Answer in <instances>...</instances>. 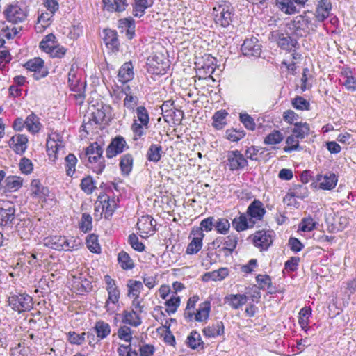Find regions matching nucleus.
Segmentation results:
<instances>
[{
  "label": "nucleus",
  "mask_w": 356,
  "mask_h": 356,
  "mask_svg": "<svg viewBox=\"0 0 356 356\" xmlns=\"http://www.w3.org/2000/svg\"><path fill=\"white\" fill-rule=\"evenodd\" d=\"M8 304L19 313L29 311L33 308V298L27 294L13 295L8 298Z\"/></svg>",
  "instance_id": "nucleus-6"
},
{
  "label": "nucleus",
  "mask_w": 356,
  "mask_h": 356,
  "mask_svg": "<svg viewBox=\"0 0 356 356\" xmlns=\"http://www.w3.org/2000/svg\"><path fill=\"white\" fill-rule=\"evenodd\" d=\"M137 341L130 343L128 345H120L118 348L119 356H138Z\"/></svg>",
  "instance_id": "nucleus-38"
},
{
  "label": "nucleus",
  "mask_w": 356,
  "mask_h": 356,
  "mask_svg": "<svg viewBox=\"0 0 356 356\" xmlns=\"http://www.w3.org/2000/svg\"><path fill=\"white\" fill-rule=\"evenodd\" d=\"M118 260L122 269H132L134 266L132 259L129 255L124 251H121L118 254Z\"/></svg>",
  "instance_id": "nucleus-47"
},
{
  "label": "nucleus",
  "mask_w": 356,
  "mask_h": 356,
  "mask_svg": "<svg viewBox=\"0 0 356 356\" xmlns=\"http://www.w3.org/2000/svg\"><path fill=\"white\" fill-rule=\"evenodd\" d=\"M193 47L189 41H184L179 44V61L182 58L183 65L186 66L183 71L188 74H192L193 68L191 67L193 59Z\"/></svg>",
  "instance_id": "nucleus-9"
},
{
  "label": "nucleus",
  "mask_w": 356,
  "mask_h": 356,
  "mask_svg": "<svg viewBox=\"0 0 356 356\" xmlns=\"http://www.w3.org/2000/svg\"><path fill=\"white\" fill-rule=\"evenodd\" d=\"M126 145L127 143L123 137H115L112 140L111 143L107 147L106 156L108 158H112L117 154L122 153L124 151Z\"/></svg>",
  "instance_id": "nucleus-16"
},
{
  "label": "nucleus",
  "mask_w": 356,
  "mask_h": 356,
  "mask_svg": "<svg viewBox=\"0 0 356 356\" xmlns=\"http://www.w3.org/2000/svg\"><path fill=\"white\" fill-rule=\"evenodd\" d=\"M80 187L81 190L88 195L92 193L96 188L95 181L90 176H88L81 179Z\"/></svg>",
  "instance_id": "nucleus-53"
},
{
  "label": "nucleus",
  "mask_w": 356,
  "mask_h": 356,
  "mask_svg": "<svg viewBox=\"0 0 356 356\" xmlns=\"http://www.w3.org/2000/svg\"><path fill=\"white\" fill-rule=\"evenodd\" d=\"M203 332L208 337L220 336L224 334V324L222 321H217L211 325L204 327Z\"/></svg>",
  "instance_id": "nucleus-33"
},
{
  "label": "nucleus",
  "mask_w": 356,
  "mask_h": 356,
  "mask_svg": "<svg viewBox=\"0 0 356 356\" xmlns=\"http://www.w3.org/2000/svg\"><path fill=\"white\" fill-rule=\"evenodd\" d=\"M24 67L35 72L33 75L35 79L43 78L47 74V71L44 68V61L40 58H34L27 61Z\"/></svg>",
  "instance_id": "nucleus-15"
},
{
  "label": "nucleus",
  "mask_w": 356,
  "mask_h": 356,
  "mask_svg": "<svg viewBox=\"0 0 356 356\" xmlns=\"http://www.w3.org/2000/svg\"><path fill=\"white\" fill-rule=\"evenodd\" d=\"M284 139L283 134L278 130H273L264 138V143L266 145H273L280 143Z\"/></svg>",
  "instance_id": "nucleus-45"
},
{
  "label": "nucleus",
  "mask_w": 356,
  "mask_h": 356,
  "mask_svg": "<svg viewBox=\"0 0 356 356\" xmlns=\"http://www.w3.org/2000/svg\"><path fill=\"white\" fill-rule=\"evenodd\" d=\"M22 31L21 26L8 25L5 21L0 22V37H6L7 39H12Z\"/></svg>",
  "instance_id": "nucleus-29"
},
{
  "label": "nucleus",
  "mask_w": 356,
  "mask_h": 356,
  "mask_svg": "<svg viewBox=\"0 0 356 356\" xmlns=\"http://www.w3.org/2000/svg\"><path fill=\"white\" fill-rule=\"evenodd\" d=\"M229 275V270L227 268H220L216 270L209 272L205 275L208 276L210 280L213 281H220L225 279Z\"/></svg>",
  "instance_id": "nucleus-54"
},
{
  "label": "nucleus",
  "mask_w": 356,
  "mask_h": 356,
  "mask_svg": "<svg viewBox=\"0 0 356 356\" xmlns=\"http://www.w3.org/2000/svg\"><path fill=\"white\" fill-rule=\"evenodd\" d=\"M332 6L330 0H320L316 9V17L319 22L327 19L330 14Z\"/></svg>",
  "instance_id": "nucleus-21"
},
{
  "label": "nucleus",
  "mask_w": 356,
  "mask_h": 356,
  "mask_svg": "<svg viewBox=\"0 0 356 356\" xmlns=\"http://www.w3.org/2000/svg\"><path fill=\"white\" fill-rule=\"evenodd\" d=\"M15 210L13 207H9L7 209L0 208V220L1 225L6 226L8 224L12 223L15 218Z\"/></svg>",
  "instance_id": "nucleus-37"
},
{
  "label": "nucleus",
  "mask_w": 356,
  "mask_h": 356,
  "mask_svg": "<svg viewBox=\"0 0 356 356\" xmlns=\"http://www.w3.org/2000/svg\"><path fill=\"white\" fill-rule=\"evenodd\" d=\"M162 154V147L161 145L152 144L147 152V157L149 161L158 162Z\"/></svg>",
  "instance_id": "nucleus-44"
},
{
  "label": "nucleus",
  "mask_w": 356,
  "mask_h": 356,
  "mask_svg": "<svg viewBox=\"0 0 356 356\" xmlns=\"http://www.w3.org/2000/svg\"><path fill=\"white\" fill-rule=\"evenodd\" d=\"M103 3L109 12H122L128 6L127 0H103Z\"/></svg>",
  "instance_id": "nucleus-32"
},
{
  "label": "nucleus",
  "mask_w": 356,
  "mask_h": 356,
  "mask_svg": "<svg viewBox=\"0 0 356 356\" xmlns=\"http://www.w3.org/2000/svg\"><path fill=\"white\" fill-rule=\"evenodd\" d=\"M92 216L87 213H83L81 216V220L79 223L80 229L84 232H88L92 229Z\"/></svg>",
  "instance_id": "nucleus-61"
},
{
  "label": "nucleus",
  "mask_w": 356,
  "mask_h": 356,
  "mask_svg": "<svg viewBox=\"0 0 356 356\" xmlns=\"http://www.w3.org/2000/svg\"><path fill=\"white\" fill-rule=\"evenodd\" d=\"M255 225L254 220H250L246 214H242L238 218H235L232 221V227L241 232L252 227Z\"/></svg>",
  "instance_id": "nucleus-24"
},
{
  "label": "nucleus",
  "mask_w": 356,
  "mask_h": 356,
  "mask_svg": "<svg viewBox=\"0 0 356 356\" xmlns=\"http://www.w3.org/2000/svg\"><path fill=\"white\" fill-rule=\"evenodd\" d=\"M104 41L106 47L113 51L119 50L120 42L118 38V33L115 31L106 29L104 30Z\"/></svg>",
  "instance_id": "nucleus-20"
},
{
  "label": "nucleus",
  "mask_w": 356,
  "mask_h": 356,
  "mask_svg": "<svg viewBox=\"0 0 356 356\" xmlns=\"http://www.w3.org/2000/svg\"><path fill=\"white\" fill-rule=\"evenodd\" d=\"M187 345L192 349H196L203 344L200 334L196 332L193 331L188 336L186 340Z\"/></svg>",
  "instance_id": "nucleus-51"
},
{
  "label": "nucleus",
  "mask_w": 356,
  "mask_h": 356,
  "mask_svg": "<svg viewBox=\"0 0 356 356\" xmlns=\"http://www.w3.org/2000/svg\"><path fill=\"white\" fill-rule=\"evenodd\" d=\"M197 232V234L192 232L191 233V236H193V238L186 248V253L188 254H193L197 253L202 247V239L204 237V234L200 230Z\"/></svg>",
  "instance_id": "nucleus-19"
},
{
  "label": "nucleus",
  "mask_w": 356,
  "mask_h": 356,
  "mask_svg": "<svg viewBox=\"0 0 356 356\" xmlns=\"http://www.w3.org/2000/svg\"><path fill=\"white\" fill-rule=\"evenodd\" d=\"M293 107L297 110L304 111L309 110L310 104L305 98L298 96L291 100Z\"/></svg>",
  "instance_id": "nucleus-58"
},
{
  "label": "nucleus",
  "mask_w": 356,
  "mask_h": 356,
  "mask_svg": "<svg viewBox=\"0 0 356 356\" xmlns=\"http://www.w3.org/2000/svg\"><path fill=\"white\" fill-rule=\"evenodd\" d=\"M137 343V348H138V351L140 353V356H152L154 351L155 348L153 345L147 344L143 341H139L138 339H136V341Z\"/></svg>",
  "instance_id": "nucleus-56"
},
{
  "label": "nucleus",
  "mask_w": 356,
  "mask_h": 356,
  "mask_svg": "<svg viewBox=\"0 0 356 356\" xmlns=\"http://www.w3.org/2000/svg\"><path fill=\"white\" fill-rule=\"evenodd\" d=\"M47 152L49 159L54 161L58 158L59 150L63 148L62 141L55 140L54 138H49L47 141Z\"/></svg>",
  "instance_id": "nucleus-26"
},
{
  "label": "nucleus",
  "mask_w": 356,
  "mask_h": 356,
  "mask_svg": "<svg viewBox=\"0 0 356 356\" xmlns=\"http://www.w3.org/2000/svg\"><path fill=\"white\" fill-rule=\"evenodd\" d=\"M195 64L200 74L211 76L215 70L216 59L210 54H204L202 58H197Z\"/></svg>",
  "instance_id": "nucleus-10"
},
{
  "label": "nucleus",
  "mask_w": 356,
  "mask_h": 356,
  "mask_svg": "<svg viewBox=\"0 0 356 356\" xmlns=\"http://www.w3.org/2000/svg\"><path fill=\"white\" fill-rule=\"evenodd\" d=\"M316 225L317 222L312 217L304 218L300 223L299 229L302 232H310L315 229Z\"/></svg>",
  "instance_id": "nucleus-60"
},
{
  "label": "nucleus",
  "mask_w": 356,
  "mask_h": 356,
  "mask_svg": "<svg viewBox=\"0 0 356 356\" xmlns=\"http://www.w3.org/2000/svg\"><path fill=\"white\" fill-rule=\"evenodd\" d=\"M228 113L225 110H220L216 112L213 116V126L216 129H222L225 125V118Z\"/></svg>",
  "instance_id": "nucleus-42"
},
{
  "label": "nucleus",
  "mask_w": 356,
  "mask_h": 356,
  "mask_svg": "<svg viewBox=\"0 0 356 356\" xmlns=\"http://www.w3.org/2000/svg\"><path fill=\"white\" fill-rule=\"evenodd\" d=\"M273 231L259 230L255 232L253 238L254 245L261 250H267L273 243Z\"/></svg>",
  "instance_id": "nucleus-13"
},
{
  "label": "nucleus",
  "mask_w": 356,
  "mask_h": 356,
  "mask_svg": "<svg viewBox=\"0 0 356 356\" xmlns=\"http://www.w3.org/2000/svg\"><path fill=\"white\" fill-rule=\"evenodd\" d=\"M227 165L230 170H238L246 167L248 161L239 151H229L227 153Z\"/></svg>",
  "instance_id": "nucleus-12"
},
{
  "label": "nucleus",
  "mask_w": 356,
  "mask_h": 356,
  "mask_svg": "<svg viewBox=\"0 0 356 356\" xmlns=\"http://www.w3.org/2000/svg\"><path fill=\"white\" fill-rule=\"evenodd\" d=\"M122 92L126 95V97L124 99V106L129 109H134L137 104L138 98L131 95L130 87L129 86H125L122 89Z\"/></svg>",
  "instance_id": "nucleus-50"
},
{
  "label": "nucleus",
  "mask_w": 356,
  "mask_h": 356,
  "mask_svg": "<svg viewBox=\"0 0 356 356\" xmlns=\"http://www.w3.org/2000/svg\"><path fill=\"white\" fill-rule=\"evenodd\" d=\"M133 158L127 154L122 156L120 167L123 175H128L132 170Z\"/></svg>",
  "instance_id": "nucleus-46"
},
{
  "label": "nucleus",
  "mask_w": 356,
  "mask_h": 356,
  "mask_svg": "<svg viewBox=\"0 0 356 356\" xmlns=\"http://www.w3.org/2000/svg\"><path fill=\"white\" fill-rule=\"evenodd\" d=\"M266 213L263 204L257 200H254L247 209V216L250 220H254L255 222L260 220Z\"/></svg>",
  "instance_id": "nucleus-17"
},
{
  "label": "nucleus",
  "mask_w": 356,
  "mask_h": 356,
  "mask_svg": "<svg viewBox=\"0 0 356 356\" xmlns=\"http://www.w3.org/2000/svg\"><path fill=\"white\" fill-rule=\"evenodd\" d=\"M213 217H208L204 220H202L200 222V227H194L192 229V233H197V231H200L203 233V231L205 232H210L213 227H214L213 222Z\"/></svg>",
  "instance_id": "nucleus-57"
},
{
  "label": "nucleus",
  "mask_w": 356,
  "mask_h": 356,
  "mask_svg": "<svg viewBox=\"0 0 356 356\" xmlns=\"http://www.w3.org/2000/svg\"><path fill=\"white\" fill-rule=\"evenodd\" d=\"M3 15L8 25H17L24 22L28 17V10L26 6L18 1H13L6 4L3 10Z\"/></svg>",
  "instance_id": "nucleus-2"
},
{
  "label": "nucleus",
  "mask_w": 356,
  "mask_h": 356,
  "mask_svg": "<svg viewBox=\"0 0 356 356\" xmlns=\"http://www.w3.org/2000/svg\"><path fill=\"white\" fill-rule=\"evenodd\" d=\"M288 29L291 33L297 37L307 35L311 31L314 30V26L312 20L306 15H298L287 24Z\"/></svg>",
  "instance_id": "nucleus-3"
},
{
  "label": "nucleus",
  "mask_w": 356,
  "mask_h": 356,
  "mask_svg": "<svg viewBox=\"0 0 356 356\" xmlns=\"http://www.w3.org/2000/svg\"><path fill=\"white\" fill-rule=\"evenodd\" d=\"M94 330L97 337L100 340L106 339L111 332V325L102 320L96 321Z\"/></svg>",
  "instance_id": "nucleus-30"
},
{
  "label": "nucleus",
  "mask_w": 356,
  "mask_h": 356,
  "mask_svg": "<svg viewBox=\"0 0 356 356\" xmlns=\"http://www.w3.org/2000/svg\"><path fill=\"white\" fill-rule=\"evenodd\" d=\"M275 5L280 11L288 15L296 14L300 11L291 0H275Z\"/></svg>",
  "instance_id": "nucleus-23"
},
{
  "label": "nucleus",
  "mask_w": 356,
  "mask_h": 356,
  "mask_svg": "<svg viewBox=\"0 0 356 356\" xmlns=\"http://www.w3.org/2000/svg\"><path fill=\"white\" fill-rule=\"evenodd\" d=\"M239 120L244 127L251 131H253L256 128V124L254 120L248 113H240Z\"/></svg>",
  "instance_id": "nucleus-62"
},
{
  "label": "nucleus",
  "mask_w": 356,
  "mask_h": 356,
  "mask_svg": "<svg viewBox=\"0 0 356 356\" xmlns=\"http://www.w3.org/2000/svg\"><path fill=\"white\" fill-rule=\"evenodd\" d=\"M147 129V126H143V124H138L135 121L131 125V130L134 133L133 139L137 140L140 138L145 134Z\"/></svg>",
  "instance_id": "nucleus-63"
},
{
  "label": "nucleus",
  "mask_w": 356,
  "mask_h": 356,
  "mask_svg": "<svg viewBox=\"0 0 356 356\" xmlns=\"http://www.w3.org/2000/svg\"><path fill=\"white\" fill-rule=\"evenodd\" d=\"M211 310V304L209 301H204L199 305V308L195 312L194 320L197 322H202L209 318Z\"/></svg>",
  "instance_id": "nucleus-34"
},
{
  "label": "nucleus",
  "mask_w": 356,
  "mask_h": 356,
  "mask_svg": "<svg viewBox=\"0 0 356 356\" xmlns=\"http://www.w3.org/2000/svg\"><path fill=\"white\" fill-rule=\"evenodd\" d=\"M45 245L54 250H63L70 248V245L65 237L54 236L45 238Z\"/></svg>",
  "instance_id": "nucleus-27"
},
{
  "label": "nucleus",
  "mask_w": 356,
  "mask_h": 356,
  "mask_svg": "<svg viewBox=\"0 0 356 356\" xmlns=\"http://www.w3.org/2000/svg\"><path fill=\"white\" fill-rule=\"evenodd\" d=\"M133 331L131 329L127 326H120L118 330V336L120 339L123 340L126 342L134 343L133 340Z\"/></svg>",
  "instance_id": "nucleus-55"
},
{
  "label": "nucleus",
  "mask_w": 356,
  "mask_h": 356,
  "mask_svg": "<svg viewBox=\"0 0 356 356\" xmlns=\"http://www.w3.org/2000/svg\"><path fill=\"white\" fill-rule=\"evenodd\" d=\"M128 287V296L133 298H139L141 290L143 288V284L140 281L129 280L127 284Z\"/></svg>",
  "instance_id": "nucleus-40"
},
{
  "label": "nucleus",
  "mask_w": 356,
  "mask_h": 356,
  "mask_svg": "<svg viewBox=\"0 0 356 356\" xmlns=\"http://www.w3.org/2000/svg\"><path fill=\"white\" fill-rule=\"evenodd\" d=\"M309 125L307 122H296L292 133L299 139H303L309 134Z\"/></svg>",
  "instance_id": "nucleus-41"
},
{
  "label": "nucleus",
  "mask_w": 356,
  "mask_h": 356,
  "mask_svg": "<svg viewBox=\"0 0 356 356\" xmlns=\"http://www.w3.org/2000/svg\"><path fill=\"white\" fill-rule=\"evenodd\" d=\"M86 243L88 248L95 253H99L100 252V245L98 243L97 236L92 234H90L86 239Z\"/></svg>",
  "instance_id": "nucleus-59"
},
{
  "label": "nucleus",
  "mask_w": 356,
  "mask_h": 356,
  "mask_svg": "<svg viewBox=\"0 0 356 356\" xmlns=\"http://www.w3.org/2000/svg\"><path fill=\"white\" fill-rule=\"evenodd\" d=\"M31 191L32 195L38 197H44L48 193V189L44 187L38 179H33L31 181Z\"/></svg>",
  "instance_id": "nucleus-43"
},
{
  "label": "nucleus",
  "mask_w": 356,
  "mask_h": 356,
  "mask_svg": "<svg viewBox=\"0 0 356 356\" xmlns=\"http://www.w3.org/2000/svg\"><path fill=\"white\" fill-rule=\"evenodd\" d=\"M133 65L131 62L124 63L118 72V79L122 83H127L134 78Z\"/></svg>",
  "instance_id": "nucleus-31"
},
{
  "label": "nucleus",
  "mask_w": 356,
  "mask_h": 356,
  "mask_svg": "<svg viewBox=\"0 0 356 356\" xmlns=\"http://www.w3.org/2000/svg\"><path fill=\"white\" fill-rule=\"evenodd\" d=\"M154 49L155 51L147 58V71L152 74H164L170 66L165 55L166 51L161 45L154 47Z\"/></svg>",
  "instance_id": "nucleus-1"
},
{
  "label": "nucleus",
  "mask_w": 356,
  "mask_h": 356,
  "mask_svg": "<svg viewBox=\"0 0 356 356\" xmlns=\"http://www.w3.org/2000/svg\"><path fill=\"white\" fill-rule=\"evenodd\" d=\"M238 236L230 234L226 237H220L213 241V245L218 248V252L222 253L224 256H230L238 243Z\"/></svg>",
  "instance_id": "nucleus-7"
},
{
  "label": "nucleus",
  "mask_w": 356,
  "mask_h": 356,
  "mask_svg": "<svg viewBox=\"0 0 356 356\" xmlns=\"http://www.w3.org/2000/svg\"><path fill=\"white\" fill-rule=\"evenodd\" d=\"M248 297L245 294H229L225 297V303L229 305L233 309H238L247 303Z\"/></svg>",
  "instance_id": "nucleus-22"
},
{
  "label": "nucleus",
  "mask_w": 356,
  "mask_h": 356,
  "mask_svg": "<svg viewBox=\"0 0 356 356\" xmlns=\"http://www.w3.org/2000/svg\"><path fill=\"white\" fill-rule=\"evenodd\" d=\"M241 49L244 56L259 57L261 52V45L257 38L252 37L244 40Z\"/></svg>",
  "instance_id": "nucleus-11"
},
{
  "label": "nucleus",
  "mask_w": 356,
  "mask_h": 356,
  "mask_svg": "<svg viewBox=\"0 0 356 356\" xmlns=\"http://www.w3.org/2000/svg\"><path fill=\"white\" fill-rule=\"evenodd\" d=\"M213 15L217 24L227 27L232 21V7L229 3L221 1L213 7Z\"/></svg>",
  "instance_id": "nucleus-4"
},
{
  "label": "nucleus",
  "mask_w": 356,
  "mask_h": 356,
  "mask_svg": "<svg viewBox=\"0 0 356 356\" xmlns=\"http://www.w3.org/2000/svg\"><path fill=\"white\" fill-rule=\"evenodd\" d=\"M122 315V321L125 324L136 327L142 323L140 314L134 309L124 310Z\"/></svg>",
  "instance_id": "nucleus-25"
},
{
  "label": "nucleus",
  "mask_w": 356,
  "mask_h": 356,
  "mask_svg": "<svg viewBox=\"0 0 356 356\" xmlns=\"http://www.w3.org/2000/svg\"><path fill=\"white\" fill-rule=\"evenodd\" d=\"M316 180L319 184L321 189L330 191L337 186L338 177L334 173L327 172L325 175H317Z\"/></svg>",
  "instance_id": "nucleus-14"
},
{
  "label": "nucleus",
  "mask_w": 356,
  "mask_h": 356,
  "mask_svg": "<svg viewBox=\"0 0 356 356\" xmlns=\"http://www.w3.org/2000/svg\"><path fill=\"white\" fill-rule=\"evenodd\" d=\"M65 170L67 176L72 177L75 172L77 159L73 154H69L65 159Z\"/></svg>",
  "instance_id": "nucleus-52"
},
{
  "label": "nucleus",
  "mask_w": 356,
  "mask_h": 356,
  "mask_svg": "<svg viewBox=\"0 0 356 356\" xmlns=\"http://www.w3.org/2000/svg\"><path fill=\"white\" fill-rule=\"evenodd\" d=\"M28 138L24 134H16L13 136L10 141L9 145L18 154H22L27 148Z\"/></svg>",
  "instance_id": "nucleus-18"
},
{
  "label": "nucleus",
  "mask_w": 356,
  "mask_h": 356,
  "mask_svg": "<svg viewBox=\"0 0 356 356\" xmlns=\"http://www.w3.org/2000/svg\"><path fill=\"white\" fill-rule=\"evenodd\" d=\"M24 124L29 131L37 132L40 129L38 119L34 115H29L24 122Z\"/></svg>",
  "instance_id": "nucleus-64"
},
{
  "label": "nucleus",
  "mask_w": 356,
  "mask_h": 356,
  "mask_svg": "<svg viewBox=\"0 0 356 356\" xmlns=\"http://www.w3.org/2000/svg\"><path fill=\"white\" fill-rule=\"evenodd\" d=\"M102 152L103 149L97 143H92L86 149V156H88L89 163L96 164L92 168L97 174L102 173L105 167L102 156Z\"/></svg>",
  "instance_id": "nucleus-5"
},
{
  "label": "nucleus",
  "mask_w": 356,
  "mask_h": 356,
  "mask_svg": "<svg viewBox=\"0 0 356 356\" xmlns=\"http://www.w3.org/2000/svg\"><path fill=\"white\" fill-rule=\"evenodd\" d=\"M299 138L293 134L289 136L286 139V146L284 147L285 152H291L293 151H298L301 149L299 145Z\"/></svg>",
  "instance_id": "nucleus-48"
},
{
  "label": "nucleus",
  "mask_w": 356,
  "mask_h": 356,
  "mask_svg": "<svg viewBox=\"0 0 356 356\" xmlns=\"http://www.w3.org/2000/svg\"><path fill=\"white\" fill-rule=\"evenodd\" d=\"M152 2L148 0H135V6L134 8V15L135 17H141L144 15L145 9L150 7Z\"/></svg>",
  "instance_id": "nucleus-49"
},
{
  "label": "nucleus",
  "mask_w": 356,
  "mask_h": 356,
  "mask_svg": "<svg viewBox=\"0 0 356 356\" xmlns=\"http://www.w3.org/2000/svg\"><path fill=\"white\" fill-rule=\"evenodd\" d=\"M269 39L273 42H275L278 47L286 51H291L298 44L296 39L291 38L287 33H284L280 30L272 31Z\"/></svg>",
  "instance_id": "nucleus-8"
},
{
  "label": "nucleus",
  "mask_w": 356,
  "mask_h": 356,
  "mask_svg": "<svg viewBox=\"0 0 356 356\" xmlns=\"http://www.w3.org/2000/svg\"><path fill=\"white\" fill-rule=\"evenodd\" d=\"M73 286L76 289L77 292L80 294L85 292L90 291L92 289L91 282L86 278L83 277L81 275L78 276H73Z\"/></svg>",
  "instance_id": "nucleus-28"
},
{
  "label": "nucleus",
  "mask_w": 356,
  "mask_h": 356,
  "mask_svg": "<svg viewBox=\"0 0 356 356\" xmlns=\"http://www.w3.org/2000/svg\"><path fill=\"white\" fill-rule=\"evenodd\" d=\"M67 340L72 344L81 345L84 341H86V337L88 339L91 337L94 339L95 336L92 334H90L89 332H83L81 334H78L75 332H69L67 333Z\"/></svg>",
  "instance_id": "nucleus-36"
},
{
  "label": "nucleus",
  "mask_w": 356,
  "mask_h": 356,
  "mask_svg": "<svg viewBox=\"0 0 356 356\" xmlns=\"http://www.w3.org/2000/svg\"><path fill=\"white\" fill-rule=\"evenodd\" d=\"M151 222L155 220L150 216H143L138 219L137 222L138 229L141 232L146 234H152V229L151 227Z\"/></svg>",
  "instance_id": "nucleus-35"
},
{
  "label": "nucleus",
  "mask_w": 356,
  "mask_h": 356,
  "mask_svg": "<svg viewBox=\"0 0 356 356\" xmlns=\"http://www.w3.org/2000/svg\"><path fill=\"white\" fill-rule=\"evenodd\" d=\"M23 183V179L17 176H8L5 179V188L9 191H16L19 189Z\"/></svg>",
  "instance_id": "nucleus-39"
}]
</instances>
